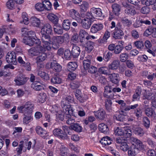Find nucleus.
Here are the masks:
<instances>
[{
    "mask_svg": "<svg viewBox=\"0 0 156 156\" xmlns=\"http://www.w3.org/2000/svg\"><path fill=\"white\" fill-rule=\"evenodd\" d=\"M70 103L76 104V102L74 101V98L69 95L63 98L61 102V105L63 109H65L66 111H68V113L72 114L73 112V110L70 107V105H68V104Z\"/></svg>",
    "mask_w": 156,
    "mask_h": 156,
    "instance_id": "f257e3e1",
    "label": "nucleus"
},
{
    "mask_svg": "<svg viewBox=\"0 0 156 156\" xmlns=\"http://www.w3.org/2000/svg\"><path fill=\"white\" fill-rule=\"evenodd\" d=\"M68 34H65L62 36H53L51 38L52 48L55 49H57L59 44H62L66 39L69 38Z\"/></svg>",
    "mask_w": 156,
    "mask_h": 156,
    "instance_id": "f03ea898",
    "label": "nucleus"
},
{
    "mask_svg": "<svg viewBox=\"0 0 156 156\" xmlns=\"http://www.w3.org/2000/svg\"><path fill=\"white\" fill-rule=\"evenodd\" d=\"M34 106V104L30 101L26 102L24 105L17 108V109L21 111H23L24 114H32Z\"/></svg>",
    "mask_w": 156,
    "mask_h": 156,
    "instance_id": "7ed1b4c3",
    "label": "nucleus"
},
{
    "mask_svg": "<svg viewBox=\"0 0 156 156\" xmlns=\"http://www.w3.org/2000/svg\"><path fill=\"white\" fill-rule=\"evenodd\" d=\"M36 41H37V42H36V43H38L39 45L35 47L31 48L28 50L29 54L32 56L37 55L41 52H43L42 46L40 45L41 44L40 41L39 40Z\"/></svg>",
    "mask_w": 156,
    "mask_h": 156,
    "instance_id": "20e7f679",
    "label": "nucleus"
},
{
    "mask_svg": "<svg viewBox=\"0 0 156 156\" xmlns=\"http://www.w3.org/2000/svg\"><path fill=\"white\" fill-rule=\"evenodd\" d=\"M122 27L120 23H118L113 33V37L115 39H120L122 38L124 35L123 31L121 30Z\"/></svg>",
    "mask_w": 156,
    "mask_h": 156,
    "instance_id": "39448f33",
    "label": "nucleus"
},
{
    "mask_svg": "<svg viewBox=\"0 0 156 156\" xmlns=\"http://www.w3.org/2000/svg\"><path fill=\"white\" fill-rule=\"evenodd\" d=\"M131 143L137 149V150H142L145 149V146L139 140L134 137H131L130 140Z\"/></svg>",
    "mask_w": 156,
    "mask_h": 156,
    "instance_id": "423d86ee",
    "label": "nucleus"
},
{
    "mask_svg": "<svg viewBox=\"0 0 156 156\" xmlns=\"http://www.w3.org/2000/svg\"><path fill=\"white\" fill-rule=\"evenodd\" d=\"M90 12L94 18L101 20L104 17L101 9L99 8L93 7L90 9Z\"/></svg>",
    "mask_w": 156,
    "mask_h": 156,
    "instance_id": "0eeeda50",
    "label": "nucleus"
},
{
    "mask_svg": "<svg viewBox=\"0 0 156 156\" xmlns=\"http://www.w3.org/2000/svg\"><path fill=\"white\" fill-rule=\"evenodd\" d=\"M6 59L9 63L15 65L17 62L16 54L13 52H9L6 55Z\"/></svg>",
    "mask_w": 156,
    "mask_h": 156,
    "instance_id": "6e6552de",
    "label": "nucleus"
},
{
    "mask_svg": "<svg viewBox=\"0 0 156 156\" xmlns=\"http://www.w3.org/2000/svg\"><path fill=\"white\" fill-rule=\"evenodd\" d=\"M14 81L16 85L21 86L25 84L27 82V78L23 75L20 74L15 78Z\"/></svg>",
    "mask_w": 156,
    "mask_h": 156,
    "instance_id": "1a4fd4ad",
    "label": "nucleus"
},
{
    "mask_svg": "<svg viewBox=\"0 0 156 156\" xmlns=\"http://www.w3.org/2000/svg\"><path fill=\"white\" fill-rule=\"evenodd\" d=\"M70 16L73 19L76 20L78 22H81V17L79 12L73 9H70L69 11Z\"/></svg>",
    "mask_w": 156,
    "mask_h": 156,
    "instance_id": "9d476101",
    "label": "nucleus"
},
{
    "mask_svg": "<svg viewBox=\"0 0 156 156\" xmlns=\"http://www.w3.org/2000/svg\"><path fill=\"white\" fill-rule=\"evenodd\" d=\"M52 31V29L51 26L48 23L45 24L43 26L41 29V34H51Z\"/></svg>",
    "mask_w": 156,
    "mask_h": 156,
    "instance_id": "9b49d317",
    "label": "nucleus"
},
{
    "mask_svg": "<svg viewBox=\"0 0 156 156\" xmlns=\"http://www.w3.org/2000/svg\"><path fill=\"white\" fill-rule=\"evenodd\" d=\"M90 130L87 132L89 133H91V135L98 136L99 134L100 133L99 131H96V130L97 129V126L96 125L94 124H91L90 126Z\"/></svg>",
    "mask_w": 156,
    "mask_h": 156,
    "instance_id": "f8f14e48",
    "label": "nucleus"
},
{
    "mask_svg": "<svg viewBox=\"0 0 156 156\" xmlns=\"http://www.w3.org/2000/svg\"><path fill=\"white\" fill-rule=\"evenodd\" d=\"M103 25L101 23L95 24L92 25L91 28V31L93 33H95L102 30Z\"/></svg>",
    "mask_w": 156,
    "mask_h": 156,
    "instance_id": "ddd939ff",
    "label": "nucleus"
},
{
    "mask_svg": "<svg viewBox=\"0 0 156 156\" xmlns=\"http://www.w3.org/2000/svg\"><path fill=\"white\" fill-rule=\"evenodd\" d=\"M110 81L112 83L117 84L119 82V75L117 73H113L108 74Z\"/></svg>",
    "mask_w": 156,
    "mask_h": 156,
    "instance_id": "4468645a",
    "label": "nucleus"
},
{
    "mask_svg": "<svg viewBox=\"0 0 156 156\" xmlns=\"http://www.w3.org/2000/svg\"><path fill=\"white\" fill-rule=\"evenodd\" d=\"M119 65V61L118 60H115L108 65V68L109 69L115 70L118 69Z\"/></svg>",
    "mask_w": 156,
    "mask_h": 156,
    "instance_id": "2eb2a0df",
    "label": "nucleus"
},
{
    "mask_svg": "<svg viewBox=\"0 0 156 156\" xmlns=\"http://www.w3.org/2000/svg\"><path fill=\"white\" fill-rule=\"evenodd\" d=\"M95 115L97 118L102 120L105 118L106 113L104 109H101L95 112Z\"/></svg>",
    "mask_w": 156,
    "mask_h": 156,
    "instance_id": "dca6fc26",
    "label": "nucleus"
},
{
    "mask_svg": "<svg viewBox=\"0 0 156 156\" xmlns=\"http://www.w3.org/2000/svg\"><path fill=\"white\" fill-rule=\"evenodd\" d=\"M38 55L36 58V63L37 65L38 64L44 61L47 57L46 53L44 52H41Z\"/></svg>",
    "mask_w": 156,
    "mask_h": 156,
    "instance_id": "f3484780",
    "label": "nucleus"
},
{
    "mask_svg": "<svg viewBox=\"0 0 156 156\" xmlns=\"http://www.w3.org/2000/svg\"><path fill=\"white\" fill-rule=\"evenodd\" d=\"M98 128L100 131L105 134H108L109 133L108 126L104 123L99 124L98 126Z\"/></svg>",
    "mask_w": 156,
    "mask_h": 156,
    "instance_id": "a211bd4d",
    "label": "nucleus"
},
{
    "mask_svg": "<svg viewBox=\"0 0 156 156\" xmlns=\"http://www.w3.org/2000/svg\"><path fill=\"white\" fill-rule=\"evenodd\" d=\"M119 44L115 46L114 53L115 54H119L120 53L124 48L123 44L124 42L121 41L119 42Z\"/></svg>",
    "mask_w": 156,
    "mask_h": 156,
    "instance_id": "6ab92c4d",
    "label": "nucleus"
},
{
    "mask_svg": "<svg viewBox=\"0 0 156 156\" xmlns=\"http://www.w3.org/2000/svg\"><path fill=\"white\" fill-rule=\"evenodd\" d=\"M131 137H118L116 142L118 144H126L130 143Z\"/></svg>",
    "mask_w": 156,
    "mask_h": 156,
    "instance_id": "aec40b11",
    "label": "nucleus"
},
{
    "mask_svg": "<svg viewBox=\"0 0 156 156\" xmlns=\"http://www.w3.org/2000/svg\"><path fill=\"white\" fill-rule=\"evenodd\" d=\"M91 21L88 19L84 18L82 20L81 19V22L82 27L85 29H88L90 28L91 25Z\"/></svg>",
    "mask_w": 156,
    "mask_h": 156,
    "instance_id": "412c9836",
    "label": "nucleus"
},
{
    "mask_svg": "<svg viewBox=\"0 0 156 156\" xmlns=\"http://www.w3.org/2000/svg\"><path fill=\"white\" fill-rule=\"evenodd\" d=\"M66 123L68 124H70L71 125L72 124H74L75 120L73 117L71 116V115H73V112L72 114L68 113V111H66Z\"/></svg>",
    "mask_w": 156,
    "mask_h": 156,
    "instance_id": "4be33fe9",
    "label": "nucleus"
},
{
    "mask_svg": "<svg viewBox=\"0 0 156 156\" xmlns=\"http://www.w3.org/2000/svg\"><path fill=\"white\" fill-rule=\"evenodd\" d=\"M80 49L79 47L73 45L72 50V54L74 58L77 57L80 54Z\"/></svg>",
    "mask_w": 156,
    "mask_h": 156,
    "instance_id": "5701e85b",
    "label": "nucleus"
},
{
    "mask_svg": "<svg viewBox=\"0 0 156 156\" xmlns=\"http://www.w3.org/2000/svg\"><path fill=\"white\" fill-rule=\"evenodd\" d=\"M32 87L36 90L39 91L43 89V84L39 82L36 81L32 85Z\"/></svg>",
    "mask_w": 156,
    "mask_h": 156,
    "instance_id": "b1692460",
    "label": "nucleus"
},
{
    "mask_svg": "<svg viewBox=\"0 0 156 156\" xmlns=\"http://www.w3.org/2000/svg\"><path fill=\"white\" fill-rule=\"evenodd\" d=\"M53 29L55 34H61L63 32V28L61 26L57 23L55 24L53 27Z\"/></svg>",
    "mask_w": 156,
    "mask_h": 156,
    "instance_id": "393cba45",
    "label": "nucleus"
},
{
    "mask_svg": "<svg viewBox=\"0 0 156 156\" xmlns=\"http://www.w3.org/2000/svg\"><path fill=\"white\" fill-rule=\"evenodd\" d=\"M70 127L72 129L78 133L81 132L82 130L81 126L77 123L72 124Z\"/></svg>",
    "mask_w": 156,
    "mask_h": 156,
    "instance_id": "a878e982",
    "label": "nucleus"
},
{
    "mask_svg": "<svg viewBox=\"0 0 156 156\" xmlns=\"http://www.w3.org/2000/svg\"><path fill=\"white\" fill-rule=\"evenodd\" d=\"M52 69L53 71L57 72H59L62 70V66L56 61H53L52 64Z\"/></svg>",
    "mask_w": 156,
    "mask_h": 156,
    "instance_id": "bb28decb",
    "label": "nucleus"
},
{
    "mask_svg": "<svg viewBox=\"0 0 156 156\" xmlns=\"http://www.w3.org/2000/svg\"><path fill=\"white\" fill-rule=\"evenodd\" d=\"M48 19L53 23L55 24L58 23V18L55 14L53 13H50L47 16Z\"/></svg>",
    "mask_w": 156,
    "mask_h": 156,
    "instance_id": "cd10ccee",
    "label": "nucleus"
},
{
    "mask_svg": "<svg viewBox=\"0 0 156 156\" xmlns=\"http://www.w3.org/2000/svg\"><path fill=\"white\" fill-rule=\"evenodd\" d=\"M112 102L110 99H108L105 100V106L107 111L109 112H112Z\"/></svg>",
    "mask_w": 156,
    "mask_h": 156,
    "instance_id": "c85d7f7f",
    "label": "nucleus"
},
{
    "mask_svg": "<svg viewBox=\"0 0 156 156\" xmlns=\"http://www.w3.org/2000/svg\"><path fill=\"white\" fill-rule=\"evenodd\" d=\"M138 152L137 149L133 145L129 150L128 154L129 156H135Z\"/></svg>",
    "mask_w": 156,
    "mask_h": 156,
    "instance_id": "c756f323",
    "label": "nucleus"
},
{
    "mask_svg": "<svg viewBox=\"0 0 156 156\" xmlns=\"http://www.w3.org/2000/svg\"><path fill=\"white\" fill-rule=\"evenodd\" d=\"M141 92V88L139 87H137L135 90V93L133 95V98L134 99L133 100V101L139 99Z\"/></svg>",
    "mask_w": 156,
    "mask_h": 156,
    "instance_id": "7c9ffc66",
    "label": "nucleus"
},
{
    "mask_svg": "<svg viewBox=\"0 0 156 156\" xmlns=\"http://www.w3.org/2000/svg\"><path fill=\"white\" fill-rule=\"evenodd\" d=\"M86 45L84 47L85 48V50L88 52H90L93 48L94 43L93 42L90 41H88L87 42H86Z\"/></svg>",
    "mask_w": 156,
    "mask_h": 156,
    "instance_id": "2f4dec72",
    "label": "nucleus"
},
{
    "mask_svg": "<svg viewBox=\"0 0 156 156\" xmlns=\"http://www.w3.org/2000/svg\"><path fill=\"white\" fill-rule=\"evenodd\" d=\"M99 142L105 146L110 144L111 143L110 137H103Z\"/></svg>",
    "mask_w": 156,
    "mask_h": 156,
    "instance_id": "473e14b6",
    "label": "nucleus"
},
{
    "mask_svg": "<svg viewBox=\"0 0 156 156\" xmlns=\"http://www.w3.org/2000/svg\"><path fill=\"white\" fill-rule=\"evenodd\" d=\"M144 109H145V114L148 117L154 116L155 112L152 108L148 107L144 108Z\"/></svg>",
    "mask_w": 156,
    "mask_h": 156,
    "instance_id": "72a5a7b5",
    "label": "nucleus"
},
{
    "mask_svg": "<svg viewBox=\"0 0 156 156\" xmlns=\"http://www.w3.org/2000/svg\"><path fill=\"white\" fill-rule=\"evenodd\" d=\"M112 7L114 14L117 16H118L119 14V12L120 10V6L116 3H114L112 5Z\"/></svg>",
    "mask_w": 156,
    "mask_h": 156,
    "instance_id": "f704fd0d",
    "label": "nucleus"
},
{
    "mask_svg": "<svg viewBox=\"0 0 156 156\" xmlns=\"http://www.w3.org/2000/svg\"><path fill=\"white\" fill-rule=\"evenodd\" d=\"M49 108L51 112L56 113V115H57V114L61 111L60 108L56 105L50 106Z\"/></svg>",
    "mask_w": 156,
    "mask_h": 156,
    "instance_id": "c9c22d12",
    "label": "nucleus"
},
{
    "mask_svg": "<svg viewBox=\"0 0 156 156\" xmlns=\"http://www.w3.org/2000/svg\"><path fill=\"white\" fill-rule=\"evenodd\" d=\"M30 21L32 25L36 27L39 26L40 23L39 19L35 17L31 18Z\"/></svg>",
    "mask_w": 156,
    "mask_h": 156,
    "instance_id": "e433bc0d",
    "label": "nucleus"
},
{
    "mask_svg": "<svg viewBox=\"0 0 156 156\" xmlns=\"http://www.w3.org/2000/svg\"><path fill=\"white\" fill-rule=\"evenodd\" d=\"M75 96L76 99L78 100L80 102H83V100L82 95V93L80 90H77L75 92Z\"/></svg>",
    "mask_w": 156,
    "mask_h": 156,
    "instance_id": "4c0bfd02",
    "label": "nucleus"
},
{
    "mask_svg": "<svg viewBox=\"0 0 156 156\" xmlns=\"http://www.w3.org/2000/svg\"><path fill=\"white\" fill-rule=\"evenodd\" d=\"M77 67V65L75 62H70L68 65V69L69 71H74Z\"/></svg>",
    "mask_w": 156,
    "mask_h": 156,
    "instance_id": "58836bf2",
    "label": "nucleus"
},
{
    "mask_svg": "<svg viewBox=\"0 0 156 156\" xmlns=\"http://www.w3.org/2000/svg\"><path fill=\"white\" fill-rule=\"evenodd\" d=\"M41 40L42 43L51 42L50 36L47 34H41Z\"/></svg>",
    "mask_w": 156,
    "mask_h": 156,
    "instance_id": "ea45409f",
    "label": "nucleus"
},
{
    "mask_svg": "<svg viewBox=\"0 0 156 156\" xmlns=\"http://www.w3.org/2000/svg\"><path fill=\"white\" fill-rule=\"evenodd\" d=\"M121 22L124 26L129 27L132 23L130 20L125 17L121 18Z\"/></svg>",
    "mask_w": 156,
    "mask_h": 156,
    "instance_id": "a19ab883",
    "label": "nucleus"
},
{
    "mask_svg": "<svg viewBox=\"0 0 156 156\" xmlns=\"http://www.w3.org/2000/svg\"><path fill=\"white\" fill-rule=\"evenodd\" d=\"M51 42H47L42 44L43 45L42 48H43V52H44L46 50L50 51L51 49L52 45H51Z\"/></svg>",
    "mask_w": 156,
    "mask_h": 156,
    "instance_id": "79ce46f5",
    "label": "nucleus"
},
{
    "mask_svg": "<svg viewBox=\"0 0 156 156\" xmlns=\"http://www.w3.org/2000/svg\"><path fill=\"white\" fill-rule=\"evenodd\" d=\"M70 22L68 20H64L62 23L63 28L68 30L70 28Z\"/></svg>",
    "mask_w": 156,
    "mask_h": 156,
    "instance_id": "37998d69",
    "label": "nucleus"
},
{
    "mask_svg": "<svg viewBox=\"0 0 156 156\" xmlns=\"http://www.w3.org/2000/svg\"><path fill=\"white\" fill-rule=\"evenodd\" d=\"M37 75L44 80H47L49 79L48 75L44 72L39 71L37 73Z\"/></svg>",
    "mask_w": 156,
    "mask_h": 156,
    "instance_id": "c03bdc74",
    "label": "nucleus"
},
{
    "mask_svg": "<svg viewBox=\"0 0 156 156\" xmlns=\"http://www.w3.org/2000/svg\"><path fill=\"white\" fill-rule=\"evenodd\" d=\"M51 82L54 84H59L62 82V80L59 77L55 76L51 79Z\"/></svg>",
    "mask_w": 156,
    "mask_h": 156,
    "instance_id": "a18cd8bd",
    "label": "nucleus"
},
{
    "mask_svg": "<svg viewBox=\"0 0 156 156\" xmlns=\"http://www.w3.org/2000/svg\"><path fill=\"white\" fill-rule=\"evenodd\" d=\"M33 39L25 37L23 40V42L25 44L30 46H32L34 45V43L32 40Z\"/></svg>",
    "mask_w": 156,
    "mask_h": 156,
    "instance_id": "49530a36",
    "label": "nucleus"
},
{
    "mask_svg": "<svg viewBox=\"0 0 156 156\" xmlns=\"http://www.w3.org/2000/svg\"><path fill=\"white\" fill-rule=\"evenodd\" d=\"M36 131L38 134L43 136H44V135L47 134L46 132L40 126H37L36 127Z\"/></svg>",
    "mask_w": 156,
    "mask_h": 156,
    "instance_id": "de8ad7c7",
    "label": "nucleus"
},
{
    "mask_svg": "<svg viewBox=\"0 0 156 156\" xmlns=\"http://www.w3.org/2000/svg\"><path fill=\"white\" fill-rule=\"evenodd\" d=\"M36 10L39 12H41L44 10V4L42 3H37L35 5Z\"/></svg>",
    "mask_w": 156,
    "mask_h": 156,
    "instance_id": "09e8293b",
    "label": "nucleus"
},
{
    "mask_svg": "<svg viewBox=\"0 0 156 156\" xmlns=\"http://www.w3.org/2000/svg\"><path fill=\"white\" fill-rule=\"evenodd\" d=\"M32 114H27L26 115L24 114V117L23 118V123L28 124L33 119L31 116Z\"/></svg>",
    "mask_w": 156,
    "mask_h": 156,
    "instance_id": "8fccbe9b",
    "label": "nucleus"
},
{
    "mask_svg": "<svg viewBox=\"0 0 156 156\" xmlns=\"http://www.w3.org/2000/svg\"><path fill=\"white\" fill-rule=\"evenodd\" d=\"M125 12L126 14L131 15H134L136 13V10L134 8L129 7L125 9Z\"/></svg>",
    "mask_w": 156,
    "mask_h": 156,
    "instance_id": "3c124183",
    "label": "nucleus"
},
{
    "mask_svg": "<svg viewBox=\"0 0 156 156\" xmlns=\"http://www.w3.org/2000/svg\"><path fill=\"white\" fill-rule=\"evenodd\" d=\"M112 55V54L110 51H105L103 55V59L106 62H108L110 59Z\"/></svg>",
    "mask_w": 156,
    "mask_h": 156,
    "instance_id": "603ef678",
    "label": "nucleus"
},
{
    "mask_svg": "<svg viewBox=\"0 0 156 156\" xmlns=\"http://www.w3.org/2000/svg\"><path fill=\"white\" fill-rule=\"evenodd\" d=\"M134 46L138 49L143 48L144 46V43L141 41H137L134 42Z\"/></svg>",
    "mask_w": 156,
    "mask_h": 156,
    "instance_id": "864d4df0",
    "label": "nucleus"
},
{
    "mask_svg": "<svg viewBox=\"0 0 156 156\" xmlns=\"http://www.w3.org/2000/svg\"><path fill=\"white\" fill-rule=\"evenodd\" d=\"M90 60L87 59H84L83 60V68L85 70H87L91 66L90 65Z\"/></svg>",
    "mask_w": 156,
    "mask_h": 156,
    "instance_id": "5fc2aeb1",
    "label": "nucleus"
},
{
    "mask_svg": "<svg viewBox=\"0 0 156 156\" xmlns=\"http://www.w3.org/2000/svg\"><path fill=\"white\" fill-rule=\"evenodd\" d=\"M79 36L80 38L89 37L88 33L84 30L81 29L79 32Z\"/></svg>",
    "mask_w": 156,
    "mask_h": 156,
    "instance_id": "6e6d98bb",
    "label": "nucleus"
},
{
    "mask_svg": "<svg viewBox=\"0 0 156 156\" xmlns=\"http://www.w3.org/2000/svg\"><path fill=\"white\" fill-rule=\"evenodd\" d=\"M68 150L64 147H62L60 149V153L62 156H67L68 155Z\"/></svg>",
    "mask_w": 156,
    "mask_h": 156,
    "instance_id": "4d7b16f0",
    "label": "nucleus"
},
{
    "mask_svg": "<svg viewBox=\"0 0 156 156\" xmlns=\"http://www.w3.org/2000/svg\"><path fill=\"white\" fill-rule=\"evenodd\" d=\"M62 131L59 129H56L53 131V134L55 136H63Z\"/></svg>",
    "mask_w": 156,
    "mask_h": 156,
    "instance_id": "13d9d810",
    "label": "nucleus"
},
{
    "mask_svg": "<svg viewBox=\"0 0 156 156\" xmlns=\"http://www.w3.org/2000/svg\"><path fill=\"white\" fill-rule=\"evenodd\" d=\"M128 58V55L126 53L121 54L119 56L120 61L122 62H125Z\"/></svg>",
    "mask_w": 156,
    "mask_h": 156,
    "instance_id": "bf43d9fd",
    "label": "nucleus"
},
{
    "mask_svg": "<svg viewBox=\"0 0 156 156\" xmlns=\"http://www.w3.org/2000/svg\"><path fill=\"white\" fill-rule=\"evenodd\" d=\"M154 28L152 27H150L147 29L144 33V35L147 37L151 34H152V36L153 35Z\"/></svg>",
    "mask_w": 156,
    "mask_h": 156,
    "instance_id": "052dcab7",
    "label": "nucleus"
},
{
    "mask_svg": "<svg viewBox=\"0 0 156 156\" xmlns=\"http://www.w3.org/2000/svg\"><path fill=\"white\" fill-rule=\"evenodd\" d=\"M63 112L62 111H60L58 114L57 115L58 116V118L61 121H62L63 120L64 118V115L65 114V113H66V111L65 109H63Z\"/></svg>",
    "mask_w": 156,
    "mask_h": 156,
    "instance_id": "680f3d73",
    "label": "nucleus"
},
{
    "mask_svg": "<svg viewBox=\"0 0 156 156\" xmlns=\"http://www.w3.org/2000/svg\"><path fill=\"white\" fill-rule=\"evenodd\" d=\"M108 68L106 66L101 67L99 68L98 70L101 73L108 75L109 74L108 73Z\"/></svg>",
    "mask_w": 156,
    "mask_h": 156,
    "instance_id": "e2e57ef3",
    "label": "nucleus"
},
{
    "mask_svg": "<svg viewBox=\"0 0 156 156\" xmlns=\"http://www.w3.org/2000/svg\"><path fill=\"white\" fill-rule=\"evenodd\" d=\"M22 17L23 18V23L26 25L28 24L29 23V20L27 14L25 12L23 13Z\"/></svg>",
    "mask_w": 156,
    "mask_h": 156,
    "instance_id": "0e129e2a",
    "label": "nucleus"
},
{
    "mask_svg": "<svg viewBox=\"0 0 156 156\" xmlns=\"http://www.w3.org/2000/svg\"><path fill=\"white\" fill-rule=\"evenodd\" d=\"M114 134L115 136H123V131L121 129L117 127L114 130Z\"/></svg>",
    "mask_w": 156,
    "mask_h": 156,
    "instance_id": "69168bd1",
    "label": "nucleus"
},
{
    "mask_svg": "<svg viewBox=\"0 0 156 156\" xmlns=\"http://www.w3.org/2000/svg\"><path fill=\"white\" fill-rule=\"evenodd\" d=\"M6 6L9 9H12L15 6V3L13 0H9L6 3Z\"/></svg>",
    "mask_w": 156,
    "mask_h": 156,
    "instance_id": "338daca9",
    "label": "nucleus"
},
{
    "mask_svg": "<svg viewBox=\"0 0 156 156\" xmlns=\"http://www.w3.org/2000/svg\"><path fill=\"white\" fill-rule=\"evenodd\" d=\"M88 7V4L86 2H83L82 4L80 6V8L82 11H86Z\"/></svg>",
    "mask_w": 156,
    "mask_h": 156,
    "instance_id": "774afa93",
    "label": "nucleus"
}]
</instances>
